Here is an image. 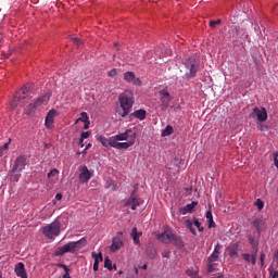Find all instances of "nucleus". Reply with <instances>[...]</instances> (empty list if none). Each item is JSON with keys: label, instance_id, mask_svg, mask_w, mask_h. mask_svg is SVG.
Instances as JSON below:
<instances>
[{"label": "nucleus", "instance_id": "f257e3e1", "mask_svg": "<svg viewBox=\"0 0 278 278\" xmlns=\"http://www.w3.org/2000/svg\"><path fill=\"white\" fill-rule=\"evenodd\" d=\"M119 109H118V114L123 118L125 116H128L129 112H131V108H134V91L132 90H125L119 97Z\"/></svg>", "mask_w": 278, "mask_h": 278}, {"label": "nucleus", "instance_id": "f03ea898", "mask_svg": "<svg viewBox=\"0 0 278 278\" xmlns=\"http://www.w3.org/2000/svg\"><path fill=\"white\" fill-rule=\"evenodd\" d=\"M86 244H88L86 238H81L78 241H71L63 247L56 248L55 255L62 256L65 255V253H77V251H81Z\"/></svg>", "mask_w": 278, "mask_h": 278}, {"label": "nucleus", "instance_id": "7ed1b4c3", "mask_svg": "<svg viewBox=\"0 0 278 278\" xmlns=\"http://www.w3.org/2000/svg\"><path fill=\"white\" fill-rule=\"evenodd\" d=\"M134 134H136V132H132L131 129H127L125 132H121V134L115 135L110 138H106L105 136L100 135L97 137V140H98V142H100L102 144V147H108V144H111L113 142L129 140V138L131 140V136H134Z\"/></svg>", "mask_w": 278, "mask_h": 278}, {"label": "nucleus", "instance_id": "20e7f679", "mask_svg": "<svg viewBox=\"0 0 278 278\" xmlns=\"http://www.w3.org/2000/svg\"><path fill=\"white\" fill-rule=\"evenodd\" d=\"M25 166H27V157L25 155L17 156L10 174L11 181H18Z\"/></svg>", "mask_w": 278, "mask_h": 278}, {"label": "nucleus", "instance_id": "39448f33", "mask_svg": "<svg viewBox=\"0 0 278 278\" xmlns=\"http://www.w3.org/2000/svg\"><path fill=\"white\" fill-rule=\"evenodd\" d=\"M61 227L60 220L55 219L53 223L42 227L41 231L48 240H55L60 236Z\"/></svg>", "mask_w": 278, "mask_h": 278}, {"label": "nucleus", "instance_id": "423d86ee", "mask_svg": "<svg viewBox=\"0 0 278 278\" xmlns=\"http://www.w3.org/2000/svg\"><path fill=\"white\" fill-rule=\"evenodd\" d=\"M185 66V75L182 79H192L197 75V71H199V64L193 59H188L184 63Z\"/></svg>", "mask_w": 278, "mask_h": 278}, {"label": "nucleus", "instance_id": "0eeeda50", "mask_svg": "<svg viewBox=\"0 0 278 278\" xmlns=\"http://www.w3.org/2000/svg\"><path fill=\"white\" fill-rule=\"evenodd\" d=\"M48 100L49 97L47 96H41L34 100V102L25 109L26 116H34L36 114V110H38V108H40V105H42V103L47 102Z\"/></svg>", "mask_w": 278, "mask_h": 278}, {"label": "nucleus", "instance_id": "6e6552de", "mask_svg": "<svg viewBox=\"0 0 278 278\" xmlns=\"http://www.w3.org/2000/svg\"><path fill=\"white\" fill-rule=\"evenodd\" d=\"M136 143V134L131 135V139L126 141V142H118V141H113V143H106L105 149H109V147H112L113 149H118L119 151L127 150L129 147H134Z\"/></svg>", "mask_w": 278, "mask_h": 278}, {"label": "nucleus", "instance_id": "1a4fd4ad", "mask_svg": "<svg viewBox=\"0 0 278 278\" xmlns=\"http://www.w3.org/2000/svg\"><path fill=\"white\" fill-rule=\"evenodd\" d=\"M251 116H256L257 121L260 123H264L265 121L268 119V113L266 112V109L262 108H254Z\"/></svg>", "mask_w": 278, "mask_h": 278}, {"label": "nucleus", "instance_id": "9d476101", "mask_svg": "<svg viewBox=\"0 0 278 278\" xmlns=\"http://www.w3.org/2000/svg\"><path fill=\"white\" fill-rule=\"evenodd\" d=\"M79 170H80V174L78 176V179L80 184H88V181H90L92 177V174L90 173L87 166H81Z\"/></svg>", "mask_w": 278, "mask_h": 278}, {"label": "nucleus", "instance_id": "9b49d317", "mask_svg": "<svg viewBox=\"0 0 278 278\" xmlns=\"http://www.w3.org/2000/svg\"><path fill=\"white\" fill-rule=\"evenodd\" d=\"M124 81L134 84L135 86H142V80H140V78H136V74L134 72H125Z\"/></svg>", "mask_w": 278, "mask_h": 278}, {"label": "nucleus", "instance_id": "f8f14e48", "mask_svg": "<svg viewBox=\"0 0 278 278\" xmlns=\"http://www.w3.org/2000/svg\"><path fill=\"white\" fill-rule=\"evenodd\" d=\"M140 203H142V200H140L136 194L132 192L129 197V199L126 201L125 205L126 207H131V210H137L138 206H140Z\"/></svg>", "mask_w": 278, "mask_h": 278}, {"label": "nucleus", "instance_id": "ddd939ff", "mask_svg": "<svg viewBox=\"0 0 278 278\" xmlns=\"http://www.w3.org/2000/svg\"><path fill=\"white\" fill-rule=\"evenodd\" d=\"M161 94V105L166 110L170 105V101H173V97H170V93L166 90L160 91Z\"/></svg>", "mask_w": 278, "mask_h": 278}, {"label": "nucleus", "instance_id": "4468645a", "mask_svg": "<svg viewBox=\"0 0 278 278\" xmlns=\"http://www.w3.org/2000/svg\"><path fill=\"white\" fill-rule=\"evenodd\" d=\"M29 89L27 88V87H22L18 91H17V93H16V96L14 97V99H13V101L11 102V108H16V103H18V101H21V99H25V94H27V91H28Z\"/></svg>", "mask_w": 278, "mask_h": 278}, {"label": "nucleus", "instance_id": "2eb2a0df", "mask_svg": "<svg viewBox=\"0 0 278 278\" xmlns=\"http://www.w3.org/2000/svg\"><path fill=\"white\" fill-rule=\"evenodd\" d=\"M58 112L55 110H50L46 116L45 125L47 129H53V121L56 116Z\"/></svg>", "mask_w": 278, "mask_h": 278}, {"label": "nucleus", "instance_id": "dca6fc26", "mask_svg": "<svg viewBox=\"0 0 278 278\" xmlns=\"http://www.w3.org/2000/svg\"><path fill=\"white\" fill-rule=\"evenodd\" d=\"M253 227L256 230V233H262V229H264V225H266V219L264 217H258L252 222Z\"/></svg>", "mask_w": 278, "mask_h": 278}, {"label": "nucleus", "instance_id": "f3484780", "mask_svg": "<svg viewBox=\"0 0 278 278\" xmlns=\"http://www.w3.org/2000/svg\"><path fill=\"white\" fill-rule=\"evenodd\" d=\"M123 247H124L123 239H121V237H115L113 238L110 249L112 253H116V251H118L119 249H123Z\"/></svg>", "mask_w": 278, "mask_h": 278}, {"label": "nucleus", "instance_id": "a211bd4d", "mask_svg": "<svg viewBox=\"0 0 278 278\" xmlns=\"http://www.w3.org/2000/svg\"><path fill=\"white\" fill-rule=\"evenodd\" d=\"M173 238V232L170 230H165L163 233L157 236V240L163 242L164 244H170V240Z\"/></svg>", "mask_w": 278, "mask_h": 278}, {"label": "nucleus", "instance_id": "6ab92c4d", "mask_svg": "<svg viewBox=\"0 0 278 278\" xmlns=\"http://www.w3.org/2000/svg\"><path fill=\"white\" fill-rule=\"evenodd\" d=\"M195 205H199V202L192 201V203L187 204V205L184 206V207H180V208H179V212H180V214H182V215L192 214V212H194V206H195Z\"/></svg>", "mask_w": 278, "mask_h": 278}, {"label": "nucleus", "instance_id": "aec40b11", "mask_svg": "<svg viewBox=\"0 0 278 278\" xmlns=\"http://www.w3.org/2000/svg\"><path fill=\"white\" fill-rule=\"evenodd\" d=\"M220 243H217L214 248L213 253L210 255L207 262H218V257L220 255Z\"/></svg>", "mask_w": 278, "mask_h": 278}, {"label": "nucleus", "instance_id": "412c9836", "mask_svg": "<svg viewBox=\"0 0 278 278\" xmlns=\"http://www.w3.org/2000/svg\"><path fill=\"white\" fill-rule=\"evenodd\" d=\"M91 257L94 258L93 270L97 273V270H99V262L103 261V253L100 252L97 254V252H92Z\"/></svg>", "mask_w": 278, "mask_h": 278}, {"label": "nucleus", "instance_id": "4be33fe9", "mask_svg": "<svg viewBox=\"0 0 278 278\" xmlns=\"http://www.w3.org/2000/svg\"><path fill=\"white\" fill-rule=\"evenodd\" d=\"M15 273L17 277L27 278V271H25V264L17 263L15 266Z\"/></svg>", "mask_w": 278, "mask_h": 278}, {"label": "nucleus", "instance_id": "5701e85b", "mask_svg": "<svg viewBox=\"0 0 278 278\" xmlns=\"http://www.w3.org/2000/svg\"><path fill=\"white\" fill-rule=\"evenodd\" d=\"M241 256L243 257L244 262H248V264H252L253 266H255L257 262L255 254L243 253L241 254Z\"/></svg>", "mask_w": 278, "mask_h": 278}, {"label": "nucleus", "instance_id": "b1692460", "mask_svg": "<svg viewBox=\"0 0 278 278\" xmlns=\"http://www.w3.org/2000/svg\"><path fill=\"white\" fill-rule=\"evenodd\" d=\"M169 244H175V247L181 248V247H184V240H181V237L173 233Z\"/></svg>", "mask_w": 278, "mask_h": 278}, {"label": "nucleus", "instance_id": "393cba45", "mask_svg": "<svg viewBox=\"0 0 278 278\" xmlns=\"http://www.w3.org/2000/svg\"><path fill=\"white\" fill-rule=\"evenodd\" d=\"M238 249H239L238 243H233L232 245H230L228 248L229 256L232 257L233 260H236V257H238Z\"/></svg>", "mask_w": 278, "mask_h": 278}, {"label": "nucleus", "instance_id": "a878e982", "mask_svg": "<svg viewBox=\"0 0 278 278\" xmlns=\"http://www.w3.org/2000/svg\"><path fill=\"white\" fill-rule=\"evenodd\" d=\"M132 116H135V118H138L139 121H144V118H147V111L146 110H137L132 113Z\"/></svg>", "mask_w": 278, "mask_h": 278}, {"label": "nucleus", "instance_id": "bb28decb", "mask_svg": "<svg viewBox=\"0 0 278 278\" xmlns=\"http://www.w3.org/2000/svg\"><path fill=\"white\" fill-rule=\"evenodd\" d=\"M131 236L135 244H140V236H142V233H138V228H132Z\"/></svg>", "mask_w": 278, "mask_h": 278}, {"label": "nucleus", "instance_id": "cd10ccee", "mask_svg": "<svg viewBox=\"0 0 278 278\" xmlns=\"http://www.w3.org/2000/svg\"><path fill=\"white\" fill-rule=\"evenodd\" d=\"M185 226L187 227V229H189L192 236H197V230L194 229V223H192V220L186 219Z\"/></svg>", "mask_w": 278, "mask_h": 278}, {"label": "nucleus", "instance_id": "c85d7f7f", "mask_svg": "<svg viewBox=\"0 0 278 278\" xmlns=\"http://www.w3.org/2000/svg\"><path fill=\"white\" fill-rule=\"evenodd\" d=\"M173 131H174L173 126L167 125L165 129L162 131V136L165 138L166 136H170Z\"/></svg>", "mask_w": 278, "mask_h": 278}, {"label": "nucleus", "instance_id": "c756f323", "mask_svg": "<svg viewBox=\"0 0 278 278\" xmlns=\"http://www.w3.org/2000/svg\"><path fill=\"white\" fill-rule=\"evenodd\" d=\"M77 121H80L81 123H88V121H90L88 117V113L81 112L80 117H78Z\"/></svg>", "mask_w": 278, "mask_h": 278}, {"label": "nucleus", "instance_id": "7c9ffc66", "mask_svg": "<svg viewBox=\"0 0 278 278\" xmlns=\"http://www.w3.org/2000/svg\"><path fill=\"white\" fill-rule=\"evenodd\" d=\"M254 205L257 207V210L261 212V210H264V201L262 199H257L254 203Z\"/></svg>", "mask_w": 278, "mask_h": 278}, {"label": "nucleus", "instance_id": "2f4dec72", "mask_svg": "<svg viewBox=\"0 0 278 278\" xmlns=\"http://www.w3.org/2000/svg\"><path fill=\"white\" fill-rule=\"evenodd\" d=\"M193 225L198 228V231L202 232L205 228L201 226V222H199L195 217L193 218Z\"/></svg>", "mask_w": 278, "mask_h": 278}, {"label": "nucleus", "instance_id": "473e14b6", "mask_svg": "<svg viewBox=\"0 0 278 278\" xmlns=\"http://www.w3.org/2000/svg\"><path fill=\"white\" fill-rule=\"evenodd\" d=\"M104 268H108V270H112V260H110V257H105Z\"/></svg>", "mask_w": 278, "mask_h": 278}, {"label": "nucleus", "instance_id": "72a5a7b5", "mask_svg": "<svg viewBox=\"0 0 278 278\" xmlns=\"http://www.w3.org/2000/svg\"><path fill=\"white\" fill-rule=\"evenodd\" d=\"M72 42H74L76 47H81L84 45V41L77 37L72 38Z\"/></svg>", "mask_w": 278, "mask_h": 278}, {"label": "nucleus", "instance_id": "f704fd0d", "mask_svg": "<svg viewBox=\"0 0 278 278\" xmlns=\"http://www.w3.org/2000/svg\"><path fill=\"white\" fill-rule=\"evenodd\" d=\"M60 174V172L58 169H52L50 170V173L48 174V179H51L53 177H58V175Z\"/></svg>", "mask_w": 278, "mask_h": 278}, {"label": "nucleus", "instance_id": "c9c22d12", "mask_svg": "<svg viewBox=\"0 0 278 278\" xmlns=\"http://www.w3.org/2000/svg\"><path fill=\"white\" fill-rule=\"evenodd\" d=\"M118 75V70L112 68L110 72H108L109 77H116Z\"/></svg>", "mask_w": 278, "mask_h": 278}, {"label": "nucleus", "instance_id": "e433bc0d", "mask_svg": "<svg viewBox=\"0 0 278 278\" xmlns=\"http://www.w3.org/2000/svg\"><path fill=\"white\" fill-rule=\"evenodd\" d=\"M63 268H64V270H65V274L63 275V277L62 278H71V275L68 274V267H66V265H61Z\"/></svg>", "mask_w": 278, "mask_h": 278}, {"label": "nucleus", "instance_id": "4c0bfd02", "mask_svg": "<svg viewBox=\"0 0 278 278\" xmlns=\"http://www.w3.org/2000/svg\"><path fill=\"white\" fill-rule=\"evenodd\" d=\"M207 270L208 273H214V262H210L207 263Z\"/></svg>", "mask_w": 278, "mask_h": 278}, {"label": "nucleus", "instance_id": "58836bf2", "mask_svg": "<svg viewBox=\"0 0 278 278\" xmlns=\"http://www.w3.org/2000/svg\"><path fill=\"white\" fill-rule=\"evenodd\" d=\"M81 140H86V138H90V131H84L80 135Z\"/></svg>", "mask_w": 278, "mask_h": 278}, {"label": "nucleus", "instance_id": "ea45409f", "mask_svg": "<svg viewBox=\"0 0 278 278\" xmlns=\"http://www.w3.org/2000/svg\"><path fill=\"white\" fill-rule=\"evenodd\" d=\"M216 25H220V20L210 21V27H216Z\"/></svg>", "mask_w": 278, "mask_h": 278}, {"label": "nucleus", "instance_id": "a19ab883", "mask_svg": "<svg viewBox=\"0 0 278 278\" xmlns=\"http://www.w3.org/2000/svg\"><path fill=\"white\" fill-rule=\"evenodd\" d=\"M248 240H249L251 245L255 247L256 243H255V238H253V236L249 235Z\"/></svg>", "mask_w": 278, "mask_h": 278}, {"label": "nucleus", "instance_id": "79ce46f5", "mask_svg": "<svg viewBox=\"0 0 278 278\" xmlns=\"http://www.w3.org/2000/svg\"><path fill=\"white\" fill-rule=\"evenodd\" d=\"M278 152L274 153V165L276 166V168H278Z\"/></svg>", "mask_w": 278, "mask_h": 278}, {"label": "nucleus", "instance_id": "37998d69", "mask_svg": "<svg viewBox=\"0 0 278 278\" xmlns=\"http://www.w3.org/2000/svg\"><path fill=\"white\" fill-rule=\"evenodd\" d=\"M213 227H216V223H214V218L208 219V229H212Z\"/></svg>", "mask_w": 278, "mask_h": 278}, {"label": "nucleus", "instance_id": "c03bdc74", "mask_svg": "<svg viewBox=\"0 0 278 278\" xmlns=\"http://www.w3.org/2000/svg\"><path fill=\"white\" fill-rule=\"evenodd\" d=\"M206 218L207 220H212L214 218V216L212 215V211L206 212Z\"/></svg>", "mask_w": 278, "mask_h": 278}, {"label": "nucleus", "instance_id": "a18cd8bd", "mask_svg": "<svg viewBox=\"0 0 278 278\" xmlns=\"http://www.w3.org/2000/svg\"><path fill=\"white\" fill-rule=\"evenodd\" d=\"M266 257V254L262 253L260 256V261H261V266H264V260Z\"/></svg>", "mask_w": 278, "mask_h": 278}, {"label": "nucleus", "instance_id": "49530a36", "mask_svg": "<svg viewBox=\"0 0 278 278\" xmlns=\"http://www.w3.org/2000/svg\"><path fill=\"white\" fill-rule=\"evenodd\" d=\"M10 143H4L0 149L2 151H8Z\"/></svg>", "mask_w": 278, "mask_h": 278}, {"label": "nucleus", "instance_id": "de8ad7c7", "mask_svg": "<svg viewBox=\"0 0 278 278\" xmlns=\"http://www.w3.org/2000/svg\"><path fill=\"white\" fill-rule=\"evenodd\" d=\"M84 129H90V121L85 122Z\"/></svg>", "mask_w": 278, "mask_h": 278}, {"label": "nucleus", "instance_id": "09e8293b", "mask_svg": "<svg viewBox=\"0 0 278 278\" xmlns=\"http://www.w3.org/2000/svg\"><path fill=\"white\" fill-rule=\"evenodd\" d=\"M258 127H260L261 131H265V129H268L267 126H264V125H262V124H260Z\"/></svg>", "mask_w": 278, "mask_h": 278}, {"label": "nucleus", "instance_id": "8fccbe9b", "mask_svg": "<svg viewBox=\"0 0 278 278\" xmlns=\"http://www.w3.org/2000/svg\"><path fill=\"white\" fill-rule=\"evenodd\" d=\"M55 199L56 201H62V193H56Z\"/></svg>", "mask_w": 278, "mask_h": 278}, {"label": "nucleus", "instance_id": "3c124183", "mask_svg": "<svg viewBox=\"0 0 278 278\" xmlns=\"http://www.w3.org/2000/svg\"><path fill=\"white\" fill-rule=\"evenodd\" d=\"M78 144L81 149H84V139L80 138Z\"/></svg>", "mask_w": 278, "mask_h": 278}, {"label": "nucleus", "instance_id": "603ef678", "mask_svg": "<svg viewBox=\"0 0 278 278\" xmlns=\"http://www.w3.org/2000/svg\"><path fill=\"white\" fill-rule=\"evenodd\" d=\"M274 260L278 263V250L274 253Z\"/></svg>", "mask_w": 278, "mask_h": 278}, {"label": "nucleus", "instance_id": "864d4df0", "mask_svg": "<svg viewBox=\"0 0 278 278\" xmlns=\"http://www.w3.org/2000/svg\"><path fill=\"white\" fill-rule=\"evenodd\" d=\"M91 147H92V143H88L85 149L88 151V149H90Z\"/></svg>", "mask_w": 278, "mask_h": 278}, {"label": "nucleus", "instance_id": "5fc2aeb1", "mask_svg": "<svg viewBox=\"0 0 278 278\" xmlns=\"http://www.w3.org/2000/svg\"><path fill=\"white\" fill-rule=\"evenodd\" d=\"M3 155V150L0 148V157Z\"/></svg>", "mask_w": 278, "mask_h": 278}, {"label": "nucleus", "instance_id": "6e6d98bb", "mask_svg": "<svg viewBox=\"0 0 278 278\" xmlns=\"http://www.w3.org/2000/svg\"><path fill=\"white\" fill-rule=\"evenodd\" d=\"M142 269H143V270H147V264H144V265L142 266Z\"/></svg>", "mask_w": 278, "mask_h": 278}, {"label": "nucleus", "instance_id": "4d7b16f0", "mask_svg": "<svg viewBox=\"0 0 278 278\" xmlns=\"http://www.w3.org/2000/svg\"><path fill=\"white\" fill-rule=\"evenodd\" d=\"M87 151H88V150H86V148H85V149L83 150V153L86 154Z\"/></svg>", "mask_w": 278, "mask_h": 278}, {"label": "nucleus", "instance_id": "13d9d810", "mask_svg": "<svg viewBox=\"0 0 278 278\" xmlns=\"http://www.w3.org/2000/svg\"><path fill=\"white\" fill-rule=\"evenodd\" d=\"M169 53H170V51H169V50H167V51H166V54L168 55Z\"/></svg>", "mask_w": 278, "mask_h": 278}, {"label": "nucleus", "instance_id": "bf43d9fd", "mask_svg": "<svg viewBox=\"0 0 278 278\" xmlns=\"http://www.w3.org/2000/svg\"><path fill=\"white\" fill-rule=\"evenodd\" d=\"M79 122H80V121H77V119H76L75 125H77V123H79Z\"/></svg>", "mask_w": 278, "mask_h": 278}, {"label": "nucleus", "instance_id": "052dcab7", "mask_svg": "<svg viewBox=\"0 0 278 278\" xmlns=\"http://www.w3.org/2000/svg\"><path fill=\"white\" fill-rule=\"evenodd\" d=\"M187 275H192V274H190V271L188 270V271H187Z\"/></svg>", "mask_w": 278, "mask_h": 278}, {"label": "nucleus", "instance_id": "680f3d73", "mask_svg": "<svg viewBox=\"0 0 278 278\" xmlns=\"http://www.w3.org/2000/svg\"><path fill=\"white\" fill-rule=\"evenodd\" d=\"M255 255H257V250H255Z\"/></svg>", "mask_w": 278, "mask_h": 278}, {"label": "nucleus", "instance_id": "e2e57ef3", "mask_svg": "<svg viewBox=\"0 0 278 278\" xmlns=\"http://www.w3.org/2000/svg\"><path fill=\"white\" fill-rule=\"evenodd\" d=\"M276 278H278V277H276Z\"/></svg>", "mask_w": 278, "mask_h": 278}]
</instances>
